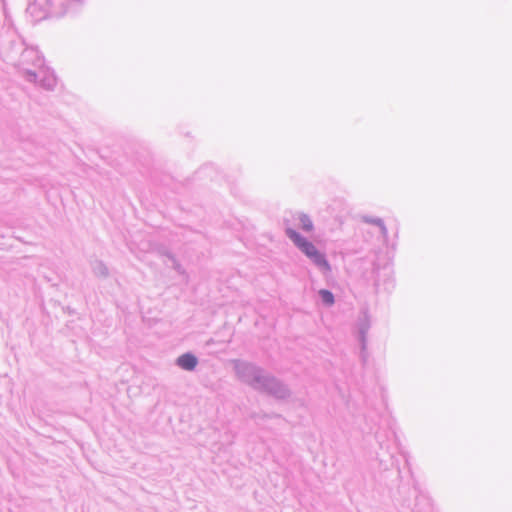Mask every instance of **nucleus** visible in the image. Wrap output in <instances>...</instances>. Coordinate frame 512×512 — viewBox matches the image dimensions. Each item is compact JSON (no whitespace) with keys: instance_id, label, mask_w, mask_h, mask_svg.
Wrapping results in <instances>:
<instances>
[{"instance_id":"f257e3e1","label":"nucleus","mask_w":512,"mask_h":512,"mask_svg":"<svg viewBox=\"0 0 512 512\" xmlns=\"http://www.w3.org/2000/svg\"><path fill=\"white\" fill-rule=\"evenodd\" d=\"M286 233L294 244L318 267L325 271H330L331 267L324 254H322L312 242L308 241L292 229H287Z\"/></svg>"},{"instance_id":"f03ea898","label":"nucleus","mask_w":512,"mask_h":512,"mask_svg":"<svg viewBox=\"0 0 512 512\" xmlns=\"http://www.w3.org/2000/svg\"><path fill=\"white\" fill-rule=\"evenodd\" d=\"M178 365L185 370H193L197 365V359L192 354H184L177 360Z\"/></svg>"},{"instance_id":"7ed1b4c3","label":"nucleus","mask_w":512,"mask_h":512,"mask_svg":"<svg viewBox=\"0 0 512 512\" xmlns=\"http://www.w3.org/2000/svg\"><path fill=\"white\" fill-rule=\"evenodd\" d=\"M319 294L321 296L322 301L326 305H329V306L333 305V303H334V296H333V294L329 290L322 289V290L319 291Z\"/></svg>"},{"instance_id":"20e7f679","label":"nucleus","mask_w":512,"mask_h":512,"mask_svg":"<svg viewBox=\"0 0 512 512\" xmlns=\"http://www.w3.org/2000/svg\"><path fill=\"white\" fill-rule=\"evenodd\" d=\"M300 222H301L302 229H304L305 231H308V232L312 231L313 224H312V221L310 220V218L308 216L301 215Z\"/></svg>"}]
</instances>
